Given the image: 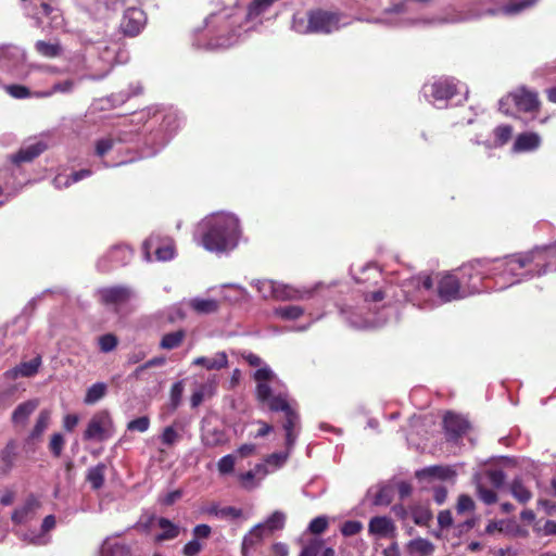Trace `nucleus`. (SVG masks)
<instances>
[{"label":"nucleus","instance_id":"obj_1","mask_svg":"<svg viewBox=\"0 0 556 556\" xmlns=\"http://www.w3.org/2000/svg\"><path fill=\"white\" fill-rule=\"evenodd\" d=\"M354 279L366 285L363 290L364 305L355 309H342L345 320L356 329H370L384 325L389 319L390 306L401 299L397 289L383 280L382 273L376 264L352 267Z\"/></svg>","mask_w":556,"mask_h":556},{"label":"nucleus","instance_id":"obj_2","mask_svg":"<svg viewBox=\"0 0 556 556\" xmlns=\"http://www.w3.org/2000/svg\"><path fill=\"white\" fill-rule=\"evenodd\" d=\"M402 291L407 301L421 309L467 298L455 270L440 273L434 279L427 275L413 277Z\"/></svg>","mask_w":556,"mask_h":556},{"label":"nucleus","instance_id":"obj_3","mask_svg":"<svg viewBox=\"0 0 556 556\" xmlns=\"http://www.w3.org/2000/svg\"><path fill=\"white\" fill-rule=\"evenodd\" d=\"M555 253L549 248H534L528 252L506 255L491 260L493 279L500 289H505L522 280L544 275L552 268L548 261Z\"/></svg>","mask_w":556,"mask_h":556},{"label":"nucleus","instance_id":"obj_4","mask_svg":"<svg viewBox=\"0 0 556 556\" xmlns=\"http://www.w3.org/2000/svg\"><path fill=\"white\" fill-rule=\"evenodd\" d=\"M256 381V397L273 412H283L286 421L283 429L286 431V447L292 451L299 431V415L288 402V394L282 386L279 384L274 371L268 367H263L254 372Z\"/></svg>","mask_w":556,"mask_h":556},{"label":"nucleus","instance_id":"obj_5","mask_svg":"<svg viewBox=\"0 0 556 556\" xmlns=\"http://www.w3.org/2000/svg\"><path fill=\"white\" fill-rule=\"evenodd\" d=\"M201 245L214 253H227L237 248L241 238L239 218L227 212L213 213L198 226Z\"/></svg>","mask_w":556,"mask_h":556},{"label":"nucleus","instance_id":"obj_6","mask_svg":"<svg viewBox=\"0 0 556 556\" xmlns=\"http://www.w3.org/2000/svg\"><path fill=\"white\" fill-rule=\"evenodd\" d=\"M348 17L342 14L315 10L307 15L294 14L292 29L301 35L306 34H331L349 24Z\"/></svg>","mask_w":556,"mask_h":556},{"label":"nucleus","instance_id":"obj_7","mask_svg":"<svg viewBox=\"0 0 556 556\" xmlns=\"http://www.w3.org/2000/svg\"><path fill=\"white\" fill-rule=\"evenodd\" d=\"M119 47H112L104 42H98L88 51V59L85 61L84 68L87 73L81 75V79L98 80L104 78L112 70L113 64L118 62L117 51Z\"/></svg>","mask_w":556,"mask_h":556},{"label":"nucleus","instance_id":"obj_8","mask_svg":"<svg viewBox=\"0 0 556 556\" xmlns=\"http://www.w3.org/2000/svg\"><path fill=\"white\" fill-rule=\"evenodd\" d=\"M491 265V260H473L454 269L467 298L484 291V279H493Z\"/></svg>","mask_w":556,"mask_h":556},{"label":"nucleus","instance_id":"obj_9","mask_svg":"<svg viewBox=\"0 0 556 556\" xmlns=\"http://www.w3.org/2000/svg\"><path fill=\"white\" fill-rule=\"evenodd\" d=\"M257 292L265 300L276 301H305L313 298L317 289L306 287H293L270 279H258L252 282Z\"/></svg>","mask_w":556,"mask_h":556},{"label":"nucleus","instance_id":"obj_10","mask_svg":"<svg viewBox=\"0 0 556 556\" xmlns=\"http://www.w3.org/2000/svg\"><path fill=\"white\" fill-rule=\"evenodd\" d=\"M424 96L438 109L446 108L447 101L452 100L455 96L460 94L462 100H466L468 90L467 88L455 81L451 77H441L431 84L424 86Z\"/></svg>","mask_w":556,"mask_h":556},{"label":"nucleus","instance_id":"obj_11","mask_svg":"<svg viewBox=\"0 0 556 556\" xmlns=\"http://www.w3.org/2000/svg\"><path fill=\"white\" fill-rule=\"evenodd\" d=\"M514 102L519 111L535 112L539 109L540 102L538 93L525 87H520L514 92L507 94L498 101V109L505 114H509V103Z\"/></svg>","mask_w":556,"mask_h":556},{"label":"nucleus","instance_id":"obj_12","mask_svg":"<svg viewBox=\"0 0 556 556\" xmlns=\"http://www.w3.org/2000/svg\"><path fill=\"white\" fill-rule=\"evenodd\" d=\"M114 434V424L106 410L94 414L84 432L86 441H105Z\"/></svg>","mask_w":556,"mask_h":556},{"label":"nucleus","instance_id":"obj_13","mask_svg":"<svg viewBox=\"0 0 556 556\" xmlns=\"http://www.w3.org/2000/svg\"><path fill=\"white\" fill-rule=\"evenodd\" d=\"M143 257L146 261H153L152 254L154 253L155 260L161 262L170 261L175 256V248L173 241L168 238H161L160 236H150L142 244Z\"/></svg>","mask_w":556,"mask_h":556},{"label":"nucleus","instance_id":"obj_14","mask_svg":"<svg viewBox=\"0 0 556 556\" xmlns=\"http://www.w3.org/2000/svg\"><path fill=\"white\" fill-rule=\"evenodd\" d=\"M98 295L104 305L118 307L134 299L136 292L126 286H113L99 289Z\"/></svg>","mask_w":556,"mask_h":556},{"label":"nucleus","instance_id":"obj_15","mask_svg":"<svg viewBox=\"0 0 556 556\" xmlns=\"http://www.w3.org/2000/svg\"><path fill=\"white\" fill-rule=\"evenodd\" d=\"M368 533L376 540L391 539L395 540L397 535V528L391 517L375 516L368 522Z\"/></svg>","mask_w":556,"mask_h":556},{"label":"nucleus","instance_id":"obj_16","mask_svg":"<svg viewBox=\"0 0 556 556\" xmlns=\"http://www.w3.org/2000/svg\"><path fill=\"white\" fill-rule=\"evenodd\" d=\"M147 17L142 10L129 8L124 12L121 29L127 36L138 35L146 25Z\"/></svg>","mask_w":556,"mask_h":556},{"label":"nucleus","instance_id":"obj_17","mask_svg":"<svg viewBox=\"0 0 556 556\" xmlns=\"http://www.w3.org/2000/svg\"><path fill=\"white\" fill-rule=\"evenodd\" d=\"M132 257V251L127 245L119 244L113 247L108 254L101 258L98 266L101 270H109L110 266L106 264L109 261L112 265L124 266L130 262Z\"/></svg>","mask_w":556,"mask_h":556},{"label":"nucleus","instance_id":"obj_18","mask_svg":"<svg viewBox=\"0 0 556 556\" xmlns=\"http://www.w3.org/2000/svg\"><path fill=\"white\" fill-rule=\"evenodd\" d=\"M269 473L270 470L266 468V465L256 464L253 469L239 473L237 478L244 490L251 491L258 488Z\"/></svg>","mask_w":556,"mask_h":556},{"label":"nucleus","instance_id":"obj_19","mask_svg":"<svg viewBox=\"0 0 556 556\" xmlns=\"http://www.w3.org/2000/svg\"><path fill=\"white\" fill-rule=\"evenodd\" d=\"M83 3L91 14L108 17L124 5V0H83Z\"/></svg>","mask_w":556,"mask_h":556},{"label":"nucleus","instance_id":"obj_20","mask_svg":"<svg viewBox=\"0 0 556 556\" xmlns=\"http://www.w3.org/2000/svg\"><path fill=\"white\" fill-rule=\"evenodd\" d=\"M39 508L40 501L35 495H29L23 505L13 511L12 521L15 523H26L35 518Z\"/></svg>","mask_w":556,"mask_h":556},{"label":"nucleus","instance_id":"obj_21","mask_svg":"<svg viewBox=\"0 0 556 556\" xmlns=\"http://www.w3.org/2000/svg\"><path fill=\"white\" fill-rule=\"evenodd\" d=\"M136 136L137 134L132 130H121L116 138H113L111 136L101 138L96 142V154L102 157L114 148L117 141L129 142L132 141Z\"/></svg>","mask_w":556,"mask_h":556},{"label":"nucleus","instance_id":"obj_22","mask_svg":"<svg viewBox=\"0 0 556 556\" xmlns=\"http://www.w3.org/2000/svg\"><path fill=\"white\" fill-rule=\"evenodd\" d=\"M542 139L536 132H522L519 134L513 144V152L515 153H527L533 152L540 148Z\"/></svg>","mask_w":556,"mask_h":556},{"label":"nucleus","instance_id":"obj_23","mask_svg":"<svg viewBox=\"0 0 556 556\" xmlns=\"http://www.w3.org/2000/svg\"><path fill=\"white\" fill-rule=\"evenodd\" d=\"M201 440L206 447H216L227 442V435L224 430L212 426L204 420L202 425Z\"/></svg>","mask_w":556,"mask_h":556},{"label":"nucleus","instance_id":"obj_24","mask_svg":"<svg viewBox=\"0 0 556 556\" xmlns=\"http://www.w3.org/2000/svg\"><path fill=\"white\" fill-rule=\"evenodd\" d=\"M536 1L538 0H511L500 9H488L483 14L489 16H496L500 14L513 16L531 8L536 3Z\"/></svg>","mask_w":556,"mask_h":556},{"label":"nucleus","instance_id":"obj_25","mask_svg":"<svg viewBox=\"0 0 556 556\" xmlns=\"http://www.w3.org/2000/svg\"><path fill=\"white\" fill-rule=\"evenodd\" d=\"M444 428L448 440L457 441V439L464 434L469 425L467 420L455 414H446L444 417Z\"/></svg>","mask_w":556,"mask_h":556},{"label":"nucleus","instance_id":"obj_26","mask_svg":"<svg viewBox=\"0 0 556 556\" xmlns=\"http://www.w3.org/2000/svg\"><path fill=\"white\" fill-rule=\"evenodd\" d=\"M192 365L204 367L206 370H220L228 367V355L219 351L212 356H199L192 361Z\"/></svg>","mask_w":556,"mask_h":556},{"label":"nucleus","instance_id":"obj_27","mask_svg":"<svg viewBox=\"0 0 556 556\" xmlns=\"http://www.w3.org/2000/svg\"><path fill=\"white\" fill-rule=\"evenodd\" d=\"M418 479H438L452 480L456 476V471L451 466H429L416 472Z\"/></svg>","mask_w":556,"mask_h":556},{"label":"nucleus","instance_id":"obj_28","mask_svg":"<svg viewBox=\"0 0 556 556\" xmlns=\"http://www.w3.org/2000/svg\"><path fill=\"white\" fill-rule=\"evenodd\" d=\"M47 149L43 141H36L20 149V151L10 156V160L15 163L30 162Z\"/></svg>","mask_w":556,"mask_h":556},{"label":"nucleus","instance_id":"obj_29","mask_svg":"<svg viewBox=\"0 0 556 556\" xmlns=\"http://www.w3.org/2000/svg\"><path fill=\"white\" fill-rule=\"evenodd\" d=\"M260 523L255 525L244 536L241 544V555L248 556L249 549L260 544L270 534Z\"/></svg>","mask_w":556,"mask_h":556},{"label":"nucleus","instance_id":"obj_30","mask_svg":"<svg viewBox=\"0 0 556 556\" xmlns=\"http://www.w3.org/2000/svg\"><path fill=\"white\" fill-rule=\"evenodd\" d=\"M40 366L41 357L36 356L33 359L23 362L14 368L8 370L5 375L10 379H15L17 377H33L37 374Z\"/></svg>","mask_w":556,"mask_h":556},{"label":"nucleus","instance_id":"obj_31","mask_svg":"<svg viewBox=\"0 0 556 556\" xmlns=\"http://www.w3.org/2000/svg\"><path fill=\"white\" fill-rule=\"evenodd\" d=\"M217 388V378L215 376L210 377L207 381L199 388H197L191 397L190 403L193 408L198 407L205 399L211 397L215 394Z\"/></svg>","mask_w":556,"mask_h":556},{"label":"nucleus","instance_id":"obj_32","mask_svg":"<svg viewBox=\"0 0 556 556\" xmlns=\"http://www.w3.org/2000/svg\"><path fill=\"white\" fill-rule=\"evenodd\" d=\"M368 495L371 496L372 505L388 506L393 500L394 490L387 484L376 485L368 490Z\"/></svg>","mask_w":556,"mask_h":556},{"label":"nucleus","instance_id":"obj_33","mask_svg":"<svg viewBox=\"0 0 556 556\" xmlns=\"http://www.w3.org/2000/svg\"><path fill=\"white\" fill-rule=\"evenodd\" d=\"M55 526V518L53 515H48L45 517L42 523H41V533L34 534V533H25L23 534V540L28 541L29 543L34 545H45L48 543V538L46 536V533L53 529Z\"/></svg>","mask_w":556,"mask_h":556},{"label":"nucleus","instance_id":"obj_34","mask_svg":"<svg viewBox=\"0 0 556 556\" xmlns=\"http://www.w3.org/2000/svg\"><path fill=\"white\" fill-rule=\"evenodd\" d=\"M187 304L188 307L200 315L213 314L219 308V303L214 299L192 298L187 301Z\"/></svg>","mask_w":556,"mask_h":556},{"label":"nucleus","instance_id":"obj_35","mask_svg":"<svg viewBox=\"0 0 556 556\" xmlns=\"http://www.w3.org/2000/svg\"><path fill=\"white\" fill-rule=\"evenodd\" d=\"M203 513L215 516L219 519H237L241 517L242 510L232 506L220 507L216 503H212L203 508Z\"/></svg>","mask_w":556,"mask_h":556},{"label":"nucleus","instance_id":"obj_36","mask_svg":"<svg viewBox=\"0 0 556 556\" xmlns=\"http://www.w3.org/2000/svg\"><path fill=\"white\" fill-rule=\"evenodd\" d=\"M17 457V444L11 440L0 452L1 471L9 473L14 466Z\"/></svg>","mask_w":556,"mask_h":556},{"label":"nucleus","instance_id":"obj_37","mask_svg":"<svg viewBox=\"0 0 556 556\" xmlns=\"http://www.w3.org/2000/svg\"><path fill=\"white\" fill-rule=\"evenodd\" d=\"M406 549L412 556H431L434 552V545L427 539L417 538L407 543Z\"/></svg>","mask_w":556,"mask_h":556},{"label":"nucleus","instance_id":"obj_38","mask_svg":"<svg viewBox=\"0 0 556 556\" xmlns=\"http://www.w3.org/2000/svg\"><path fill=\"white\" fill-rule=\"evenodd\" d=\"M91 175L90 169H80L72 173L71 175L59 174L53 179V186L56 189L67 188L71 185L78 182Z\"/></svg>","mask_w":556,"mask_h":556},{"label":"nucleus","instance_id":"obj_39","mask_svg":"<svg viewBox=\"0 0 556 556\" xmlns=\"http://www.w3.org/2000/svg\"><path fill=\"white\" fill-rule=\"evenodd\" d=\"M129 547L114 538H108L102 546L101 556H129Z\"/></svg>","mask_w":556,"mask_h":556},{"label":"nucleus","instance_id":"obj_40","mask_svg":"<svg viewBox=\"0 0 556 556\" xmlns=\"http://www.w3.org/2000/svg\"><path fill=\"white\" fill-rule=\"evenodd\" d=\"M38 405L39 401L36 399L26 401L17 405V407L14 409L12 414L13 424H25L28 417L36 410Z\"/></svg>","mask_w":556,"mask_h":556},{"label":"nucleus","instance_id":"obj_41","mask_svg":"<svg viewBox=\"0 0 556 556\" xmlns=\"http://www.w3.org/2000/svg\"><path fill=\"white\" fill-rule=\"evenodd\" d=\"M50 420H51V412L49 409H42L36 419V424L34 426L33 430L30 431V433L27 438V441L28 442L38 441L41 438L42 433L48 429Z\"/></svg>","mask_w":556,"mask_h":556},{"label":"nucleus","instance_id":"obj_42","mask_svg":"<svg viewBox=\"0 0 556 556\" xmlns=\"http://www.w3.org/2000/svg\"><path fill=\"white\" fill-rule=\"evenodd\" d=\"M300 556H334V551L327 547L324 541L313 539L303 547Z\"/></svg>","mask_w":556,"mask_h":556},{"label":"nucleus","instance_id":"obj_43","mask_svg":"<svg viewBox=\"0 0 556 556\" xmlns=\"http://www.w3.org/2000/svg\"><path fill=\"white\" fill-rule=\"evenodd\" d=\"M157 528L162 532L155 535L154 540L156 542L173 540L179 535V527L166 518H159Z\"/></svg>","mask_w":556,"mask_h":556},{"label":"nucleus","instance_id":"obj_44","mask_svg":"<svg viewBox=\"0 0 556 556\" xmlns=\"http://www.w3.org/2000/svg\"><path fill=\"white\" fill-rule=\"evenodd\" d=\"M305 314V309L300 305H282L274 309V315L287 321L300 319Z\"/></svg>","mask_w":556,"mask_h":556},{"label":"nucleus","instance_id":"obj_45","mask_svg":"<svg viewBox=\"0 0 556 556\" xmlns=\"http://www.w3.org/2000/svg\"><path fill=\"white\" fill-rule=\"evenodd\" d=\"M36 51L43 58L53 59L62 54V46L59 41L38 40L35 43Z\"/></svg>","mask_w":556,"mask_h":556},{"label":"nucleus","instance_id":"obj_46","mask_svg":"<svg viewBox=\"0 0 556 556\" xmlns=\"http://www.w3.org/2000/svg\"><path fill=\"white\" fill-rule=\"evenodd\" d=\"M292 451H289L286 447V452L280 453H273L268 455L263 463H258L260 465H266V468H268L271 472H275L276 470L283 467V465L287 463L290 454Z\"/></svg>","mask_w":556,"mask_h":556},{"label":"nucleus","instance_id":"obj_47","mask_svg":"<svg viewBox=\"0 0 556 556\" xmlns=\"http://www.w3.org/2000/svg\"><path fill=\"white\" fill-rule=\"evenodd\" d=\"M106 392L108 386L104 382H96L87 389L84 402L87 405L96 404L105 396Z\"/></svg>","mask_w":556,"mask_h":556},{"label":"nucleus","instance_id":"obj_48","mask_svg":"<svg viewBox=\"0 0 556 556\" xmlns=\"http://www.w3.org/2000/svg\"><path fill=\"white\" fill-rule=\"evenodd\" d=\"M75 87H76V81L74 79H65V80L58 81V83L53 84L51 89L42 91V92L38 93V96L47 98V97L53 96L54 93L68 94L74 91Z\"/></svg>","mask_w":556,"mask_h":556},{"label":"nucleus","instance_id":"obj_49","mask_svg":"<svg viewBox=\"0 0 556 556\" xmlns=\"http://www.w3.org/2000/svg\"><path fill=\"white\" fill-rule=\"evenodd\" d=\"M105 477V465L98 464L91 467L87 471V480L94 490L100 489L104 483Z\"/></svg>","mask_w":556,"mask_h":556},{"label":"nucleus","instance_id":"obj_50","mask_svg":"<svg viewBox=\"0 0 556 556\" xmlns=\"http://www.w3.org/2000/svg\"><path fill=\"white\" fill-rule=\"evenodd\" d=\"M509 490L511 495L521 504H526L532 497V493L523 485L520 479H514Z\"/></svg>","mask_w":556,"mask_h":556},{"label":"nucleus","instance_id":"obj_51","mask_svg":"<svg viewBox=\"0 0 556 556\" xmlns=\"http://www.w3.org/2000/svg\"><path fill=\"white\" fill-rule=\"evenodd\" d=\"M185 331L177 330L163 336L160 346L164 350H173L178 348L185 339Z\"/></svg>","mask_w":556,"mask_h":556},{"label":"nucleus","instance_id":"obj_52","mask_svg":"<svg viewBox=\"0 0 556 556\" xmlns=\"http://www.w3.org/2000/svg\"><path fill=\"white\" fill-rule=\"evenodd\" d=\"M286 517L281 511L273 513L264 522H260L270 535L274 531L282 529Z\"/></svg>","mask_w":556,"mask_h":556},{"label":"nucleus","instance_id":"obj_53","mask_svg":"<svg viewBox=\"0 0 556 556\" xmlns=\"http://www.w3.org/2000/svg\"><path fill=\"white\" fill-rule=\"evenodd\" d=\"M494 142L493 147H503L506 144L513 135V127L509 125H500L494 129Z\"/></svg>","mask_w":556,"mask_h":556},{"label":"nucleus","instance_id":"obj_54","mask_svg":"<svg viewBox=\"0 0 556 556\" xmlns=\"http://www.w3.org/2000/svg\"><path fill=\"white\" fill-rule=\"evenodd\" d=\"M177 127L178 121L177 115L175 113L169 112L163 116L162 130L165 131L167 136L160 143L161 147H163L168 141V138L172 136V134L176 130Z\"/></svg>","mask_w":556,"mask_h":556},{"label":"nucleus","instance_id":"obj_55","mask_svg":"<svg viewBox=\"0 0 556 556\" xmlns=\"http://www.w3.org/2000/svg\"><path fill=\"white\" fill-rule=\"evenodd\" d=\"M477 491L479 498L486 505L494 504L497 501L496 493L493 490L488 489L481 479H476Z\"/></svg>","mask_w":556,"mask_h":556},{"label":"nucleus","instance_id":"obj_56","mask_svg":"<svg viewBox=\"0 0 556 556\" xmlns=\"http://www.w3.org/2000/svg\"><path fill=\"white\" fill-rule=\"evenodd\" d=\"M159 518L153 514L146 513L140 517L136 527L143 532L150 533L153 529L157 528Z\"/></svg>","mask_w":556,"mask_h":556},{"label":"nucleus","instance_id":"obj_57","mask_svg":"<svg viewBox=\"0 0 556 556\" xmlns=\"http://www.w3.org/2000/svg\"><path fill=\"white\" fill-rule=\"evenodd\" d=\"M236 465V456L228 454L223 456L217 463L218 472L223 476L233 472Z\"/></svg>","mask_w":556,"mask_h":556},{"label":"nucleus","instance_id":"obj_58","mask_svg":"<svg viewBox=\"0 0 556 556\" xmlns=\"http://www.w3.org/2000/svg\"><path fill=\"white\" fill-rule=\"evenodd\" d=\"M179 439L180 435L173 426L164 428L160 437L161 443L167 447L176 444L179 441Z\"/></svg>","mask_w":556,"mask_h":556},{"label":"nucleus","instance_id":"obj_59","mask_svg":"<svg viewBox=\"0 0 556 556\" xmlns=\"http://www.w3.org/2000/svg\"><path fill=\"white\" fill-rule=\"evenodd\" d=\"M65 444V439L62 433H53L50 438L49 450L54 457H60Z\"/></svg>","mask_w":556,"mask_h":556},{"label":"nucleus","instance_id":"obj_60","mask_svg":"<svg viewBox=\"0 0 556 556\" xmlns=\"http://www.w3.org/2000/svg\"><path fill=\"white\" fill-rule=\"evenodd\" d=\"M485 478L488 482L495 489H500L503 486L505 482V473L501 469H491L485 472Z\"/></svg>","mask_w":556,"mask_h":556},{"label":"nucleus","instance_id":"obj_61","mask_svg":"<svg viewBox=\"0 0 556 556\" xmlns=\"http://www.w3.org/2000/svg\"><path fill=\"white\" fill-rule=\"evenodd\" d=\"M98 342H99V348H100L101 352L109 353L117 346L118 340L114 334L106 333V334L101 336L99 338Z\"/></svg>","mask_w":556,"mask_h":556},{"label":"nucleus","instance_id":"obj_62","mask_svg":"<svg viewBox=\"0 0 556 556\" xmlns=\"http://www.w3.org/2000/svg\"><path fill=\"white\" fill-rule=\"evenodd\" d=\"M142 91V87L139 83L130 84L127 89L121 90L117 93L119 97V103L127 102L131 97L140 94Z\"/></svg>","mask_w":556,"mask_h":556},{"label":"nucleus","instance_id":"obj_63","mask_svg":"<svg viewBox=\"0 0 556 556\" xmlns=\"http://www.w3.org/2000/svg\"><path fill=\"white\" fill-rule=\"evenodd\" d=\"M149 427H150V419L147 416L136 418L127 424V430L138 431L141 433L148 431Z\"/></svg>","mask_w":556,"mask_h":556},{"label":"nucleus","instance_id":"obj_64","mask_svg":"<svg viewBox=\"0 0 556 556\" xmlns=\"http://www.w3.org/2000/svg\"><path fill=\"white\" fill-rule=\"evenodd\" d=\"M363 529V523L357 520L345 521L341 527V532L344 536H352L357 534Z\"/></svg>","mask_w":556,"mask_h":556}]
</instances>
